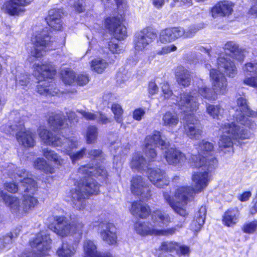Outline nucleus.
Returning a JSON list of instances; mask_svg holds the SVG:
<instances>
[{
  "instance_id": "nucleus-13",
  "label": "nucleus",
  "mask_w": 257,
  "mask_h": 257,
  "mask_svg": "<svg viewBox=\"0 0 257 257\" xmlns=\"http://www.w3.org/2000/svg\"><path fill=\"white\" fill-rule=\"evenodd\" d=\"M105 26L117 40L124 39L126 36V29L125 26L121 25V22L118 17H113L106 18Z\"/></svg>"
},
{
  "instance_id": "nucleus-38",
  "label": "nucleus",
  "mask_w": 257,
  "mask_h": 257,
  "mask_svg": "<svg viewBox=\"0 0 257 257\" xmlns=\"http://www.w3.org/2000/svg\"><path fill=\"white\" fill-rule=\"evenodd\" d=\"M162 125L169 128L176 127L179 122L178 114L175 112L168 111L166 112L162 116Z\"/></svg>"
},
{
  "instance_id": "nucleus-24",
  "label": "nucleus",
  "mask_w": 257,
  "mask_h": 257,
  "mask_svg": "<svg viewBox=\"0 0 257 257\" xmlns=\"http://www.w3.org/2000/svg\"><path fill=\"white\" fill-rule=\"evenodd\" d=\"M83 248L86 257H112L110 253H101L98 252L94 241L90 239H86L83 241Z\"/></svg>"
},
{
  "instance_id": "nucleus-18",
  "label": "nucleus",
  "mask_w": 257,
  "mask_h": 257,
  "mask_svg": "<svg viewBox=\"0 0 257 257\" xmlns=\"http://www.w3.org/2000/svg\"><path fill=\"white\" fill-rule=\"evenodd\" d=\"M163 150V156L170 165H181L186 160V157L184 154L178 150L169 148V145Z\"/></svg>"
},
{
  "instance_id": "nucleus-41",
  "label": "nucleus",
  "mask_w": 257,
  "mask_h": 257,
  "mask_svg": "<svg viewBox=\"0 0 257 257\" xmlns=\"http://www.w3.org/2000/svg\"><path fill=\"white\" fill-rule=\"evenodd\" d=\"M206 111L207 113L214 119H219L222 117L224 109L220 104H211L206 103Z\"/></svg>"
},
{
  "instance_id": "nucleus-52",
  "label": "nucleus",
  "mask_w": 257,
  "mask_h": 257,
  "mask_svg": "<svg viewBox=\"0 0 257 257\" xmlns=\"http://www.w3.org/2000/svg\"><path fill=\"white\" fill-rule=\"evenodd\" d=\"M111 110L114 113V118L117 122L121 123L122 122V114L123 110L120 105L114 103L111 106Z\"/></svg>"
},
{
  "instance_id": "nucleus-17",
  "label": "nucleus",
  "mask_w": 257,
  "mask_h": 257,
  "mask_svg": "<svg viewBox=\"0 0 257 257\" xmlns=\"http://www.w3.org/2000/svg\"><path fill=\"white\" fill-rule=\"evenodd\" d=\"M99 226L101 239L109 245L115 244L117 241V236L114 224L111 223H101Z\"/></svg>"
},
{
  "instance_id": "nucleus-61",
  "label": "nucleus",
  "mask_w": 257,
  "mask_h": 257,
  "mask_svg": "<svg viewBox=\"0 0 257 257\" xmlns=\"http://www.w3.org/2000/svg\"><path fill=\"white\" fill-rule=\"evenodd\" d=\"M75 81L77 82L78 85H83L86 84L89 81V79L87 75L80 74L75 78Z\"/></svg>"
},
{
  "instance_id": "nucleus-16",
  "label": "nucleus",
  "mask_w": 257,
  "mask_h": 257,
  "mask_svg": "<svg viewBox=\"0 0 257 257\" xmlns=\"http://www.w3.org/2000/svg\"><path fill=\"white\" fill-rule=\"evenodd\" d=\"M148 175L150 181L158 188H163L169 184L165 172L159 168H148Z\"/></svg>"
},
{
  "instance_id": "nucleus-20",
  "label": "nucleus",
  "mask_w": 257,
  "mask_h": 257,
  "mask_svg": "<svg viewBox=\"0 0 257 257\" xmlns=\"http://www.w3.org/2000/svg\"><path fill=\"white\" fill-rule=\"evenodd\" d=\"M184 29L181 27H171L162 30L160 34V41L162 43L171 42L183 36Z\"/></svg>"
},
{
  "instance_id": "nucleus-47",
  "label": "nucleus",
  "mask_w": 257,
  "mask_h": 257,
  "mask_svg": "<svg viewBox=\"0 0 257 257\" xmlns=\"http://www.w3.org/2000/svg\"><path fill=\"white\" fill-rule=\"evenodd\" d=\"M35 168L42 170L46 173L53 174L54 173V168L47 164L43 158H38L35 162Z\"/></svg>"
},
{
  "instance_id": "nucleus-49",
  "label": "nucleus",
  "mask_w": 257,
  "mask_h": 257,
  "mask_svg": "<svg viewBox=\"0 0 257 257\" xmlns=\"http://www.w3.org/2000/svg\"><path fill=\"white\" fill-rule=\"evenodd\" d=\"M61 75L62 81L66 84L70 85L75 81L76 76L72 70H62Z\"/></svg>"
},
{
  "instance_id": "nucleus-12",
  "label": "nucleus",
  "mask_w": 257,
  "mask_h": 257,
  "mask_svg": "<svg viewBox=\"0 0 257 257\" xmlns=\"http://www.w3.org/2000/svg\"><path fill=\"white\" fill-rule=\"evenodd\" d=\"M177 103L184 112L196 111L199 107V103L194 91L190 93H183L177 97Z\"/></svg>"
},
{
  "instance_id": "nucleus-1",
  "label": "nucleus",
  "mask_w": 257,
  "mask_h": 257,
  "mask_svg": "<svg viewBox=\"0 0 257 257\" xmlns=\"http://www.w3.org/2000/svg\"><path fill=\"white\" fill-rule=\"evenodd\" d=\"M213 148L212 143L203 140L197 147L198 155H193L191 157L190 161L192 166L199 170L192 177L194 188L182 187L177 189L175 194L178 200L176 202L169 194L164 193L166 202L176 213L184 218L188 215V213L182 206L187 204L194 194L201 192L207 186L210 180V173L217 166V160L212 155Z\"/></svg>"
},
{
  "instance_id": "nucleus-34",
  "label": "nucleus",
  "mask_w": 257,
  "mask_h": 257,
  "mask_svg": "<svg viewBox=\"0 0 257 257\" xmlns=\"http://www.w3.org/2000/svg\"><path fill=\"white\" fill-rule=\"evenodd\" d=\"M223 49L225 52H229L234 59L240 62L243 61L244 58L243 52L242 50L239 48L238 45L235 42H227L224 45Z\"/></svg>"
},
{
  "instance_id": "nucleus-59",
  "label": "nucleus",
  "mask_w": 257,
  "mask_h": 257,
  "mask_svg": "<svg viewBox=\"0 0 257 257\" xmlns=\"http://www.w3.org/2000/svg\"><path fill=\"white\" fill-rule=\"evenodd\" d=\"M176 49L177 47L174 45H171L163 47L161 50L157 51L156 53L158 55H164L174 51Z\"/></svg>"
},
{
  "instance_id": "nucleus-48",
  "label": "nucleus",
  "mask_w": 257,
  "mask_h": 257,
  "mask_svg": "<svg viewBox=\"0 0 257 257\" xmlns=\"http://www.w3.org/2000/svg\"><path fill=\"white\" fill-rule=\"evenodd\" d=\"M98 136L97 128L95 126H89L87 128L86 140L87 144H93Z\"/></svg>"
},
{
  "instance_id": "nucleus-14",
  "label": "nucleus",
  "mask_w": 257,
  "mask_h": 257,
  "mask_svg": "<svg viewBox=\"0 0 257 257\" xmlns=\"http://www.w3.org/2000/svg\"><path fill=\"white\" fill-rule=\"evenodd\" d=\"M82 186L80 184L75 189L70 191L67 195V201L71 202L73 207L78 210H82L86 205V196H87L82 190Z\"/></svg>"
},
{
  "instance_id": "nucleus-5",
  "label": "nucleus",
  "mask_w": 257,
  "mask_h": 257,
  "mask_svg": "<svg viewBox=\"0 0 257 257\" xmlns=\"http://www.w3.org/2000/svg\"><path fill=\"white\" fill-rule=\"evenodd\" d=\"M38 133L45 144L54 147H60L62 148V152L69 151L76 146L75 142L73 140H68V138H65L63 136H53L52 133L44 126L38 128Z\"/></svg>"
},
{
  "instance_id": "nucleus-26",
  "label": "nucleus",
  "mask_w": 257,
  "mask_h": 257,
  "mask_svg": "<svg viewBox=\"0 0 257 257\" xmlns=\"http://www.w3.org/2000/svg\"><path fill=\"white\" fill-rule=\"evenodd\" d=\"M54 218L57 223L54 227V231L62 237L67 236L71 230L69 222L63 216H56Z\"/></svg>"
},
{
  "instance_id": "nucleus-40",
  "label": "nucleus",
  "mask_w": 257,
  "mask_h": 257,
  "mask_svg": "<svg viewBox=\"0 0 257 257\" xmlns=\"http://www.w3.org/2000/svg\"><path fill=\"white\" fill-rule=\"evenodd\" d=\"M132 214L142 218H146L150 213L148 206H143L141 203L133 202L130 210Z\"/></svg>"
},
{
  "instance_id": "nucleus-9",
  "label": "nucleus",
  "mask_w": 257,
  "mask_h": 257,
  "mask_svg": "<svg viewBox=\"0 0 257 257\" xmlns=\"http://www.w3.org/2000/svg\"><path fill=\"white\" fill-rule=\"evenodd\" d=\"M205 67L210 70V78L213 89L217 94L225 95L228 91L227 82L226 77L219 70L212 69L209 64Z\"/></svg>"
},
{
  "instance_id": "nucleus-2",
  "label": "nucleus",
  "mask_w": 257,
  "mask_h": 257,
  "mask_svg": "<svg viewBox=\"0 0 257 257\" xmlns=\"http://www.w3.org/2000/svg\"><path fill=\"white\" fill-rule=\"evenodd\" d=\"M236 103L235 112L233 115L236 122L225 121L220 126L219 130L222 135L218 142V145L221 149L232 147L233 139L244 140L249 138L250 134L248 131L239 124L249 127L251 123L249 117L254 116L255 113L248 108L245 98L239 97Z\"/></svg>"
},
{
  "instance_id": "nucleus-36",
  "label": "nucleus",
  "mask_w": 257,
  "mask_h": 257,
  "mask_svg": "<svg viewBox=\"0 0 257 257\" xmlns=\"http://www.w3.org/2000/svg\"><path fill=\"white\" fill-rule=\"evenodd\" d=\"M76 252L73 244L67 241H63L56 249V255L59 257H72Z\"/></svg>"
},
{
  "instance_id": "nucleus-22",
  "label": "nucleus",
  "mask_w": 257,
  "mask_h": 257,
  "mask_svg": "<svg viewBox=\"0 0 257 257\" xmlns=\"http://www.w3.org/2000/svg\"><path fill=\"white\" fill-rule=\"evenodd\" d=\"M244 73L248 75H254L251 77H246L243 83L247 85L257 87V62L247 63L243 67Z\"/></svg>"
},
{
  "instance_id": "nucleus-29",
  "label": "nucleus",
  "mask_w": 257,
  "mask_h": 257,
  "mask_svg": "<svg viewBox=\"0 0 257 257\" xmlns=\"http://www.w3.org/2000/svg\"><path fill=\"white\" fill-rule=\"evenodd\" d=\"M62 14L60 9H53L50 10L46 19L48 25L55 30H60L62 28L60 20Z\"/></svg>"
},
{
  "instance_id": "nucleus-50",
  "label": "nucleus",
  "mask_w": 257,
  "mask_h": 257,
  "mask_svg": "<svg viewBox=\"0 0 257 257\" xmlns=\"http://www.w3.org/2000/svg\"><path fill=\"white\" fill-rule=\"evenodd\" d=\"M183 227L182 224H177L174 227L169 228L167 229H158L156 230V235L160 236H168L174 234L176 231H178L179 229Z\"/></svg>"
},
{
  "instance_id": "nucleus-10",
  "label": "nucleus",
  "mask_w": 257,
  "mask_h": 257,
  "mask_svg": "<svg viewBox=\"0 0 257 257\" xmlns=\"http://www.w3.org/2000/svg\"><path fill=\"white\" fill-rule=\"evenodd\" d=\"M183 126L185 134L191 139H198L201 135L202 126L194 114H187L184 117Z\"/></svg>"
},
{
  "instance_id": "nucleus-33",
  "label": "nucleus",
  "mask_w": 257,
  "mask_h": 257,
  "mask_svg": "<svg viewBox=\"0 0 257 257\" xmlns=\"http://www.w3.org/2000/svg\"><path fill=\"white\" fill-rule=\"evenodd\" d=\"M176 81L184 87L188 86L191 82V74L189 71L182 66L177 67L175 71Z\"/></svg>"
},
{
  "instance_id": "nucleus-35",
  "label": "nucleus",
  "mask_w": 257,
  "mask_h": 257,
  "mask_svg": "<svg viewBox=\"0 0 257 257\" xmlns=\"http://www.w3.org/2000/svg\"><path fill=\"white\" fill-rule=\"evenodd\" d=\"M135 229L138 234L142 236L156 235L157 228L148 222H137L135 224Z\"/></svg>"
},
{
  "instance_id": "nucleus-37",
  "label": "nucleus",
  "mask_w": 257,
  "mask_h": 257,
  "mask_svg": "<svg viewBox=\"0 0 257 257\" xmlns=\"http://www.w3.org/2000/svg\"><path fill=\"white\" fill-rule=\"evenodd\" d=\"M206 213L205 206H201L191 223L190 226L191 230L195 232H198L200 230L204 223Z\"/></svg>"
},
{
  "instance_id": "nucleus-56",
  "label": "nucleus",
  "mask_w": 257,
  "mask_h": 257,
  "mask_svg": "<svg viewBox=\"0 0 257 257\" xmlns=\"http://www.w3.org/2000/svg\"><path fill=\"white\" fill-rule=\"evenodd\" d=\"M175 251L179 255H188L190 252V250L188 246L185 245H181L178 243L176 245Z\"/></svg>"
},
{
  "instance_id": "nucleus-28",
  "label": "nucleus",
  "mask_w": 257,
  "mask_h": 257,
  "mask_svg": "<svg viewBox=\"0 0 257 257\" xmlns=\"http://www.w3.org/2000/svg\"><path fill=\"white\" fill-rule=\"evenodd\" d=\"M232 11V5L228 1H222L217 3L211 10L212 16L216 18L218 16L229 15Z\"/></svg>"
},
{
  "instance_id": "nucleus-6",
  "label": "nucleus",
  "mask_w": 257,
  "mask_h": 257,
  "mask_svg": "<svg viewBox=\"0 0 257 257\" xmlns=\"http://www.w3.org/2000/svg\"><path fill=\"white\" fill-rule=\"evenodd\" d=\"M6 132L15 133L18 142L25 147L31 148L35 145L34 134L26 130L23 120H19L18 118L15 120L14 124L9 125Z\"/></svg>"
},
{
  "instance_id": "nucleus-21",
  "label": "nucleus",
  "mask_w": 257,
  "mask_h": 257,
  "mask_svg": "<svg viewBox=\"0 0 257 257\" xmlns=\"http://www.w3.org/2000/svg\"><path fill=\"white\" fill-rule=\"evenodd\" d=\"M33 0H9L3 6L6 12L11 15H16L23 12V7L29 5Z\"/></svg>"
},
{
  "instance_id": "nucleus-39",
  "label": "nucleus",
  "mask_w": 257,
  "mask_h": 257,
  "mask_svg": "<svg viewBox=\"0 0 257 257\" xmlns=\"http://www.w3.org/2000/svg\"><path fill=\"white\" fill-rule=\"evenodd\" d=\"M238 216L239 213L237 209L228 210L223 216V223L228 227H232L237 222Z\"/></svg>"
},
{
  "instance_id": "nucleus-30",
  "label": "nucleus",
  "mask_w": 257,
  "mask_h": 257,
  "mask_svg": "<svg viewBox=\"0 0 257 257\" xmlns=\"http://www.w3.org/2000/svg\"><path fill=\"white\" fill-rule=\"evenodd\" d=\"M64 115L62 113L53 114L48 119V123L54 131H59L69 127Z\"/></svg>"
},
{
  "instance_id": "nucleus-45",
  "label": "nucleus",
  "mask_w": 257,
  "mask_h": 257,
  "mask_svg": "<svg viewBox=\"0 0 257 257\" xmlns=\"http://www.w3.org/2000/svg\"><path fill=\"white\" fill-rule=\"evenodd\" d=\"M43 155L48 160L53 162L55 165L61 166L64 160L61 159L54 151L48 149L43 150Z\"/></svg>"
},
{
  "instance_id": "nucleus-7",
  "label": "nucleus",
  "mask_w": 257,
  "mask_h": 257,
  "mask_svg": "<svg viewBox=\"0 0 257 257\" xmlns=\"http://www.w3.org/2000/svg\"><path fill=\"white\" fill-rule=\"evenodd\" d=\"M50 39L47 30H43L33 38L32 41L34 48L30 53V56L39 58L43 56L46 51L52 49L53 48L51 45L53 42L50 41Z\"/></svg>"
},
{
  "instance_id": "nucleus-11",
  "label": "nucleus",
  "mask_w": 257,
  "mask_h": 257,
  "mask_svg": "<svg viewBox=\"0 0 257 257\" xmlns=\"http://www.w3.org/2000/svg\"><path fill=\"white\" fill-rule=\"evenodd\" d=\"M156 37V33L152 29L147 28L143 29L135 35L134 40L135 50L138 51H143Z\"/></svg>"
},
{
  "instance_id": "nucleus-46",
  "label": "nucleus",
  "mask_w": 257,
  "mask_h": 257,
  "mask_svg": "<svg viewBox=\"0 0 257 257\" xmlns=\"http://www.w3.org/2000/svg\"><path fill=\"white\" fill-rule=\"evenodd\" d=\"M108 66V63L103 59L96 58L93 60L91 63V68L97 73H102Z\"/></svg>"
},
{
  "instance_id": "nucleus-60",
  "label": "nucleus",
  "mask_w": 257,
  "mask_h": 257,
  "mask_svg": "<svg viewBox=\"0 0 257 257\" xmlns=\"http://www.w3.org/2000/svg\"><path fill=\"white\" fill-rule=\"evenodd\" d=\"M83 226L84 225L82 222L78 220L73 221L71 225V230L75 232H80V233H81Z\"/></svg>"
},
{
  "instance_id": "nucleus-19",
  "label": "nucleus",
  "mask_w": 257,
  "mask_h": 257,
  "mask_svg": "<svg viewBox=\"0 0 257 257\" xmlns=\"http://www.w3.org/2000/svg\"><path fill=\"white\" fill-rule=\"evenodd\" d=\"M218 68L222 70L229 77H233L237 73V69L230 57L225 54H221L217 59Z\"/></svg>"
},
{
  "instance_id": "nucleus-54",
  "label": "nucleus",
  "mask_w": 257,
  "mask_h": 257,
  "mask_svg": "<svg viewBox=\"0 0 257 257\" xmlns=\"http://www.w3.org/2000/svg\"><path fill=\"white\" fill-rule=\"evenodd\" d=\"M177 242L166 241L162 243L160 248L162 250L172 252L175 251Z\"/></svg>"
},
{
  "instance_id": "nucleus-44",
  "label": "nucleus",
  "mask_w": 257,
  "mask_h": 257,
  "mask_svg": "<svg viewBox=\"0 0 257 257\" xmlns=\"http://www.w3.org/2000/svg\"><path fill=\"white\" fill-rule=\"evenodd\" d=\"M24 171L25 172H27L25 169H21L17 171V172L14 175V179L18 181H19L21 185L18 186L17 184L16 183H8L5 184V189L9 192L12 193H15L17 192L18 191H19L20 192V189L22 186V182H23V180H24V177H19L18 176V174L20 173L21 171Z\"/></svg>"
},
{
  "instance_id": "nucleus-53",
  "label": "nucleus",
  "mask_w": 257,
  "mask_h": 257,
  "mask_svg": "<svg viewBox=\"0 0 257 257\" xmlns=\"http://www.w3.org/2000/svg\"><path fill=\"white\" fill-rule=\"evenodd\" d=\"M12 235H7L4 236L3 238H0V249H3L6 248H9L12 243V238L13 235L11 233Z\"/></svg>"
},
{
  "instance_id": "nucleus-32",
  "label": "nucleus",
  "mask_w": 257,
  "mask_h": 257,
  "mask_svg": "<svg viewBox=\"0 0 257 257\" xmlns=\"http://www.w3.org/2000/svg\"><path fill=\"white\" fill-rule=\"evenodd\" d=\"M2 197L12 212L18 214H23L22 204H20V201L17 197L4 193L2 194Z\"/></svg>"
},
{
  "instance_id": "nucleus-42",
  "label": "nucleus",
  "mask_w": 257,
  "mask_h": 257,
  "mask_svg": "<svg viewBox=\"0 0 257 257\" xmlns=\"http://www.w3.org/2000/svg\"><path fill=\"white\" fill-rule=\"evenodd\" d=\"M198 92L203 98L210 101H213L217 99V94L215 90L206 86L199 87Z\"/></svg>"
},
{
  "instance_id": "nucleus-58",
  "label": "nucleus",
  "mask_w": 257,
  "mask_h": 257,
  "mask_svg": "<svg viewBox=\"0 0 257 257\" xmlns=\"http://www.w3.org/2000/svg\"><path fill=\"white\" fill-rule=\"evenodd\" d=\"M77 111L80 113L85 119L90 120H96L97 119V112L92 113L83 110L78 109Z\"/></svg>"
},
{
  "instance_id": "nucleus-55",
  "label": "nucleus",
  "mask_w": 257,
  "mask_h": 257,
  "mask_svg": "<svg viewBox=\"0 0 257 257\" xmlns=\"http://www.w3.org/2000/svg\"><path fill=\"white\" fill-rule=\"evenodd\" d=\"M257 228V221H253L249 223L244 224L242 230L244 232L246 233H253Z\"/></svg>"
},
{
  "instance_id": "nucleus-3",
  "label": "nucleus",
  "mask_w": 257,
  "mask_h": 257,
  "mask_svg": "<svg viewBox=\"0 0 257 257\" xmlns=\"http://www.w3.org/2000/svg\"><path fill=\"white\" fill-rule=\"evenodd\" d=\"M34 74L39 80L37 92L40 94L54 96L58 89L52 82V79L56 74L54 67L50 64H35Z\"/></svg>"
},
{
  "instance_id": "nucleus-8",
  "label": "nucleus",
  "mask_w": 257,
  "mask_h": 257,
  "mask_svg": "<svg viewBox=\"0 0 257 257\" xmlns=\"http://www.w3.org/2000/svg\"><path fill=\"white\" fill-rule=\"evenodd\" d=\"M169 143L161 135V133L154 131L153 133L147 136L145 139V153L147 157L151 160L155 159L157 156L156 151L153 148L155 146H161V149L167 148Z\"/></svg>"
},
{
  "instance_id": "nucleus-15",
  "label": "nucleus",
  "mask_w": 257,
  "mask_h": 257,
  "mask_svg": "<svg viewBox=\"0 0 257 257\" xmlns=\"http://www.w3.org/2000/svg\"><path fill=\"white\" fill-rule=\"evenodd\" d=\"M52 240L48 235L44 232L38 233L36 237L30 242V245L33 248H36L40 255H47V251L51 248Z\"/></svg>"
},
{
  "instance_id": "nucleus-25",
  "label": "nucleus",
  "mask_w": 257,
  "mask_h": 257,
  "mask_svg": "<svg viewBox=\"0 0 257 257\" xmlns=\"http://www.w3.org/2000/svg\"><path fill=\"white\" fill-rule=\"evenodd\" d=\"M151 216L153 225L155 228L163 227L172 222V219L170 215L166 212L160 210L154 211Z\"/></svg>"
},
{
  "instance_id": "nucleus-27",
  "label": "nucleus",
  "mask_w": 257,
  "mask_h": 257,
  "mask_svg": "<svg viewBox=\"0 0 257 257\" xmlns=\"http://www.w3.org/2000/svg\"><path fill=\"white\" fill-rule=\"evenodd\" d=\"M80 186H82V190L87 196L91 195H96L99 192V184L92 178L86 176L83 180H81L78 183Z\"/></svg>"
},
{
  "instance_id": "nucleus-31",
  "label": "nucleus",
  "mask_w": 257,
  "mask_h": 257,
  "mask_svg": "<svg viewBox=\"0 0 257 257\" xmlns=\"http://www.w3.org/2000/svg\"><path fill=\"white\" fill-rule=\"evenodd\" d=\"M148 158L149 160L148 162L141 154H135L130 163L131 168L137 171L146 170L148 168L149 163L154 160V159L151 160L150 158Z\"/></svg>"
},
{
  "instance_id": "nucleus-23",
  "label": "nucleus",
  "mask_w": 257,
  "mask_h": 257,
  "mask_svg": "<svg viewBox=\"0 0 257 257\" xmlns=\"http://www.w3.org/2000/svg\"><path fill=\"white\" fill-rule=\"evenodd\" d=\"M78 173L90 176L101 177L102 180H105L107 178V172L102 166H96L93 167L88 164L81 166L78 170Z\"/></svg>"
},
{
  "instance_id": "nucleus-57",
  "label": "nucleus",
  "mask_w": 257,
  "mask_h": 257,
  "mask_svg": "<svg viewBox=\"0 0 257 257\" xmlns=\"http://www.w3.org/2000/svg\"><path fill=\"white\" fill-rule=\"evenodd\" d=\"M202 28V26L201 27L196 25L191 26L188 29L186 30H184V34L183 36L185 37H190Z\"/></svg>"
},
{
  "instance_id": "nucleus-64",
  "label": "nucleus",
  "mask_w": 257,
  "mask_h": 257,
  "mask_svg": "<svg viewBox=\"0 0 257 257\" xmlns=\"http://www.w3.org/2000/svg\"><path fill=\"white\" fill-rule=\"evenodd\" d=\"M159 90V88L156 84L155 82L151 80L148 86V91L150 94L154 95L156 94Z\"/></svg>"
},
{
  "instance_id": "nucleus-4",
  "label": "nucleus",
  "mask_w": 257,
  "mask_h": 257,
  "mask_svg": "<svg viewBox=\"0 0 257 257\" xmlns=\"http://www.w3.org/2000/svg\"><path fill=\"white\" fill-rule=\"evenodd\" d=\"M18 174L19 177H24L22 186L20 188V193L23 194L22 211L24 213H27L32 210L38 204L37 199L32 195L36 191V182L31 177V174L28 172L21 171Z\"/></svg>"
},
{
  "instance_id": "nucleus-43",
  "label": "nucleus",
  "mask_w": 257,
  "mask_h": 257,
  "mask_svg": "<svg viewBox=\"0 0 257 257\" xmlns=\"http://www.w3.org/2000/svg\"><path fill=\"white\" fill-rule=\"evenodd\" d=\"M131 183V190L133 194L137 195L143 194L145 183L141 176L134 177Z\"/></svg>"
},
{
  "instance_id": "nucleus-62",
  "label": "nucleus",
  "mask_w": 257,
  "mask_h": 257,
  "mask_svg": "<svg viewBox=\"0 0 257 257\" xmlns=\"http://www.w3.org/2000/svg\"><path fill=\"white\" fill-rule=\"evenodd\" d=\"M74 7L75 10L78 13L83 12L85 9V0H77L74 3Z\"/></svg>"
},
{
  "instance_id": "nucleus-51",
  "label": "nucleus",
  "mask_w": 257,
  "mask_h": 257,
  "mask_svg": "<svg viewBox=\"0 0 257 257\" xmlns=\"http://www.w3.org/2000/svg\"><path fill=\"white\" fill-rule=\"evenodd\" d=\"M68 140H70V141L73 140L74 142H75L76 143V146L75 147H73L72 148H71L69 151H68L67 152L65 151L63 152L65 153L68 154L69 155H70L73 162H74L75 161H76V160L81 159L83 157L84 155L85 154L86 149L83 148L79 152H77L76 153H75V154L72 155L70 153V152L71 151V150L72 149H73V148H76L77 147V146L78 145V143H77V141L74 138L68 139Z\"/></svg>"
},
{
  "instance_id": "nucleus-63",
  "label": "nucleus",
  "mask_w": 257,
  "mask_h": 257,
  "mask_svg": "<svg viewBox=\"0 0 257 257\" xmlns=\"http://www.w3.org/2000/svg\"><path fill=\"white\" fill-rule=\"evenodd\" d=\"M96 120L102 124H106L110 122L109 119L101 112H97V119Z\"/></svg>"
}]
</instances>
